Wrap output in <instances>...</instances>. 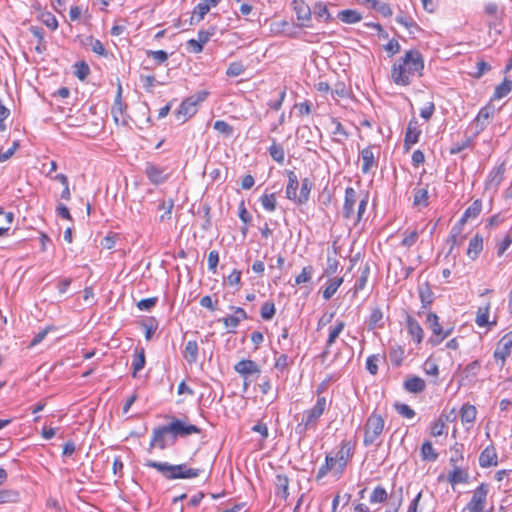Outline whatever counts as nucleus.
Masks as SVG:
<instances>
[{
	"label": "nucleus",
	"mask_w": 512,
	"mask_h": 512,
	"mask_svg": "<svg viewBox=\"0 0 512 512\" xmlns=\"http://www.w3.org/2000/svg\"><path fill=\"white\" fill-rule=\"evenodd\" d=\"M338 18L344 23L354 24L359 22L362 19V16L356 10L347 9L340 11L338 13Z\"/></svg>",
	"instance_id": "58836bf2"
},
{
	"label": "nucleus",
	"mask_w": 512,
	"mask_h": 512,
	"mask_svg": "<svg viewBox=\"0 0 512 512\" xmlns=\"http://www.w3.org/2000/svg\"><path fill=\"white\" fill-rule=\"evenodd\" d=\"M388 498L386 490L382 486H377L370 495L371 503H384Z\"/></svg>",
	"instance_id": "864d4df0"
},
{
	"label": "nucleus",
	"mask_w": 512,
	"mask_h": 512,
	"mask_svg": "<svg viewBox=\"0 0 512 512\" xmlns=\"http://www.w3.org/2000/svg\"><path fill=\"white\" fill-rule=\"evenodd\" d=\"M469 474L466 470L459 466L453 467V470L448 474V481L451 485L466 483L468 481Z\"/></svg>",
	"instance_id": "c85d7f7f"
},
{
	"label": "nucleus",
	"mask_w": 512,
	"mask_h": 512,
	"mask_svg": "<svg viewBox=\"0 0 512 512\" xmlns=\"http://www.w3.org/2000/svg\"><path fill=\"white\" fill-rule=\"evenodd\" d=\"M370 275V266L366 263L363 267L360 268V275L357 278L354 285V294H357L359 291L363 290L366 286Z\"/></svg>",
	"instance_id": "72a5a7b5"
},
{
	"label": "nucleus",
	"mask_w": 512,
	"mask_h": 512,
	"mask_svg": "<svg viewBox=\"0 0 512 512\" xmlns=\"http://www.w3.org/2000/svg\"><path fill=\"white\" fill-rule=\"evenodd\" d=\"M512 91V80L505 78L501 84L496 86L492 99L499 100Z\"/></svg>",
	"instance_id": "f704fd0d"
},
{
	"label": "nucleus",
	"mask_w": 512,
	"mask_h": 512,
	"mask_svg": "<svg viewBox=\"0 0 512 512\" xmlns=\"http://www.w3.org/2000/svg\"><path fill=\"white\" fill-rule=\"evenodd\" d=\"M482 211V201L476 199L463 213L459 220L460 225H464L467 221L477 218Z\"/></svg>",
	"instance_id": "b1692460"
},
{
	"label": "nucleus",
	"mask_w": 512,
	"mask_h": 512,
	"mask_svg": "<svg viewBox=\"0 0 512 512\" xmlns=\"http://www.w3.org/2000/svg\"><path fill=\"white\" fill-rule=\"evenodd\" d=\"M512 349V331L506 333L498 342V345L494 351V358L496 361L500 360L502 367L505 363L506 358L510 355Z\"/></svg>",
	"instance_id": "9b49d317"
},
{
	"label": "nucleus",
	"mask_w": 512,
	"mask_h": 512,
	"mask_svg": "<svg viewBox=\"0 0 512 512\" xmlns=\"http://www.w3.org/2000/svg\"><path fill=\"white\" fill-rule=\"evenodd\" d=\"M490 313V302H487L484 306H480L477 309L475 322L479 327H486L490 324H496V322H489Z\"/></svg>",
	"instance_id": "cd10ccee"
},
{
	"label": "nucleus",
	"mask_w": 512,
	"mask_h": 512,
	"mask_svg": "<svg viewBox=\"0 0 512 512\" xmlns=\"http://www.w3.org/2000/svg\"><path fill=\"white\" fill-rule=\"evenodd\" d=\"M390 498L394 501L395 508L392 512H398L403 502V487H399L397 490L391 492ZM391 512V510H389Z\"/></svg>",
	"instance_id": "052dcab7"
},
{
	"label": "nucleus",
	"mask_w": 512,
	"mask_h": 512,
	"mask_svg": "<svg viewBox=\"0 0 512 512\" xmlns=\"http://www.w3.org/2000/svg\"><path fill=\"white\" fill-rule=\"evenodd\" d=\"M165 171V168L160 167L152 162H147L145 164L144 173L148 180L154 185H160L167 181L168 174L165 173Z\"/></svg>",
	"instance_id": "1a4fd4ad"
},
{
	"label": "nucleus",
	"mask_w": 512,
	"mask_h": 512,
	"mask_svg": "<svg viewBox=\"0 0 512 512\" xmlns=\"http://www.w3.org/2000/svg\"><path fill=\"white\" fill-rule=\"evenodd\" d=\"M403 388L409 393L417 394L426 389V383L419 376H408L403 383Z\"/></svg>",
	"instance_id": "aec40b11"
},
{
	"label": "nucleus",
	"mask_w": 512,
	"mask_h": 512,
	"mask_svg": "<svg viewBox=\"0 0 512 512\" xmlns=\"http://www.w3.org/2000/svg\"><path fill=\"white\" fill-rule=\"evenodd\" d=\"M379 355H370L366 360V369L370 374L376 375L378 373Z\"/></svg>",
	"instance_id": "0e129e2a"
},
{
	"label": "nucleus",
	"mask_w": 512,
	"mask_h": 512,
	"mask_svg": "<svg viewBox=\"0 0 512 512\" xmlns=\"http://www.w3.org/2000/svg\"><path fill=\"white\" fill-rule=\"evenodd\" d=\"M447 421H449V415L442 413L437 420L431 423L430 434L433 437H438L445 434Z\"/></svg>",
	"instance_id": "bb28decb"
},
{
	"label": "nucleus",
	"mask_w": 512,
	"mask_h": 512,
	"mask_svg": "<svg viewBox=\"0 0 512 512\" xmlns=\"http://www.w3.org/2000/svg\"><path fill=\"white\" fill-rule=\"evenodd\" d=\"M344 328H345V322L342 320H337L335 325L330 328L328 339L326 341L327 348H330L336 342V339L338 338L340 333L344 330Z\"/></svg>",
	"instance_id": "e433bc0d"
},
{
	"label": "nucleus",
	"mask_w": 512,
	"mask_h": 512,
	"mask_svg": "<svg viewBox=\"0 0 512 512\" xmlns=\"http://www.w3.org/2000/svg\"><path fill=\"white\" fill-rule=\"evenodd\" d=\"M424 69V59L422 54L412 49L406 51L405 55L399 58L392 66L391 79L399 86H408L412 78L422 76Z\"/></svg>",
	"instance_id": "f257e3e1"
},
{
	"label": "nucleus",
	"mask_w": 512,
	"mask_h": 512,
	"mask_svg": "<svg viewBox=\"0 0 512 512\" xmlns=\"http://www.w3.org/2000/svg\"><path fill=\"white\" fill-rule=\"evenodd\" d=\"M197 112V106L194 102V97H188L182 101L178 109L175 111L176 119L181 123H185Z\"/></svg>",
	"instance_id": "f8f14e48"
},
{
	"label": "nucleus",
	"mask_w": 512,
	"mask_h": 512,
	"mask_svg": "<svg viewBox=\"0 0 512 512\" xmlns=\"http://www.w3.org/2000/svg\"><path fill=\"white\" fill-rule=\"evenodd\" d=\"M479 369H480V362L478 360L472 361L464 369L463 373L465 375V378L473 380L476 377Z\"/></svg>",
	"instance_id": "6e6d98bb"
},
{
	"label": "nucleus",
	"mask_w": 512,
	"mask_h": 512,
	"mask_svg": "<svg viewBox=\"0 0 512 512\" xmlns=\"http://www.w3.org/2000/svg\"><path fill=\"white\" fill-rule=\"evenodd\" d=\"M406 326H407V331L411 335L413 340L417 344H420L424 338V331H423L422 327L420 326L419 322L412 316L407 315Z\"/></svg>",
	"instance_id": "6ab92c4d"
},
{
	"label": "nucleus",
	"mask_w": 512,
	"mask_h": 512,
	"mask_svg": "<svg viewBox=\"0 0 512 512\" xmlns=\"http://www.w3.org/2000/svg\"><path fill=\"white\" fill-rule=\"evenodd\" d=\"M271 158L279 164H283L285 160V151L284 148L276 143V140L273 139L272 145L268 149Z\"/></svg>",
	"instance_id": "37998d69"
},
{
	"label": "nucleus",
	"mask_w": 512,
	"mask_h": 512,
	"mask_svg": "<svg viewBox=\"0 0 512 512\" xmlns=\"http://www.w3.org/2000/svg\"><path fill=\"white\" fill-rule=\"evenodd\" d=\"M287 176H288V183L286 186V197L289 200H292L295 203H297V200H298L297 190L299 187L298 177L295 174V172H293L291 170L287 171Z\"/></svg>",
	"instance_id": "4be33fe9"
},
{
	"label": "nucleus",
	"mask_w": 512,
	"mask_h": 512,
	"mask_svg": "<svg viewBox=\"0 0 512 512\" xmlns=\"http://www.w3.org/2000/svg\"><path fill=\"white\" fill-rule=\"evenodd\" d=\"M426 325H427V327L429 329L432 330V332H433V334L435 336V338H430L429 339V342L433 346H436V345L440 344L452 332V329H449L447 331L443 330L442 326L439 323V317L435 313H433V312H430V313L427 314Z\"/></svg>",
	"instance_id": "423d86ee"
},
{
	"label": "nucleus",
	"mask_w": 512,
	"mask_h": 512,
	"mask_svg": "<svg viewBox=\"0 0 512 512\" xmlns=\"http://www.w3.org/2000/svg\"><path fill=\"white\" fill-rule=\"evenodd\" d=\"M234 370L243 376L245 379H247L249 376L253 375H259L260 374V368L257 365L256 362L250 359H244L239 362H237L234 365Z\"/></svg>",
	"instance_id": "4468645a"
},
{
	"label": "nucleus",
	"mask_w": 512,
	"mask_h": 512,
	"mask_svg": "<svg viewBox=\"0 0 512 512\" xmlns=\"http://www.w3.org/2000/svg\"><path fill=\"white\" fill-rule=\"evenodd\" d=\"M20 501V493L12 489L0 490V504L18 503Z\"/></svg>",
	"instance_id": "c03bdc74"
},
{
	"label": "nucleus",
	"mask_w": 512,
	"mask_h": 512,
	"mask_svg": "<svg viewBox=\"0 0 512 512\" xmlns=\"http://www.w3.org/2000/svg\"><path fill=\"white\" fill-rule=\"evenodd\" d=\"M420 455L422 460L427 462H434L438 459V453L430 441L423 442L420 448Z\"/></svg>",
	"instance_id": "473e14b6"
},
{
	"label": "nucleus",
	"mask_w": 512,
	"mask_h": 512,
	"mask_svg": "<svg viewBox=\"0 0 512 512\" xmlns=\"http://www.w3.org/2000/svg\"><path fill=\"white\" fill-rule=\"evenodd\" d=\"M335 461L338 463V474H342L348 461L352 457V444L348 440H343L340 444L338 451L333 455Z\"/></svg>",
	"instance_id": "9d476101"
},
{
	"label": "nucleus",
	"mask_w": 512,
	"mask_h": 512,
	"mask_svg": "<svg viewBox=\"0 0 512 512\" xmlns=\"http://www.w3.org/2000/svg\"><path fill=\"white\" fill-rule=\"evenodd\" d=\"M403 235H404V237L401 241V245L406 248L412 247L417 242L418 237H419V233H418L417 229H413L411 231L406 230V231H404Z\"/></svg>",
	"instance_id": "09e8293b"
},
{
	"label": "nucleus",
	"mask_w": 512,
	"mask_h": 512,
	"mask_svg": "<svg viewBox=\"0 0 512 512\" xmlns=\"http://www.w3.org/2000/svg\"><path fill=\"white\" fill-rule=\"evenodd\" d=\"M276 495L283 499H287L289 496L288 486L289 478L284 474H277L275 480Z\"/></svg>",
	"instance_id": "c756f323"
},
{
	"label": "nucleus",
	"mask_w": 512,
	"mask_h": 512,
	"mask_svg": "<svg viewBox=\"0 0 512 512\" xmlns=\"http://www.w3.org/2000/svg\"><path fill=\"white\" fill-rule=\"evenodd\" d=\"M167 426L170 430L171 444H174L178 437H187L192 434L201 433V429L196 425L187 424L175 417L172 418V421Z\"/></svg>",
	"instance_id": "39448f33"
},
{
	"label": "nucleus",
	"mask_w": 512,
	"mask_h": 512,
	"mask_svg": "<svg viewBox=\"0 0 512 512\" xmlns=\"http://www.w3.org/2000/svg\"><path fill=\"white\" fill-rule=\"evenodd\" d=\"M146 54L148 57L153 58L157 62V64H162L166 62L168 59V54L164 50H147Z\"/></svg>",
	"instance_id": "338daca9"
},
{
	"label": "nucleus",
	"mask_w": 512,
	"mask_h": 512,
	"mask_svg": "<svg viewBox=\"0 0 512 512\" xmlns=\"http://www.w3.org/2000/svg\"><path fill=\"white\" fill-rule=\"evenodd\" d=\"M146 363L144 348H136L134 351V359L132 362V376L135 378L137 373L141 371Z\"/></svg>",
	"instance_id": "a878e982"
},
{
	"label": "nucleus",
	"mask_w": 512,
	"mask_h": 512,
	"mask_svg": "<svg viewBox=\"0 0 512 512\" xmlns=\"http://www.w3.org/2000/svg\"><path fill=\"white\" fill-rule=\"evenodd\" d=\"M314 13L318 18H324L326 22L331 20V15L327 9V6L322 2L315 4Z\"/></svg>",
	"instance_id": "bf43d9fd"
},
{
	"label": "nucleus",
	"mask_w": 512,
	"mask_h": 512,
	"mask_svg": "<svg viewBox=\"0 0 512 512\" xmlns=\"http://www.w3.org/2000/svg\"><path fill=\"white\" fill-rule=\"evenodd\" d=\"M145 466L156 469L167 480L195 478L201 472L198 468H188L186 464L172 465L153 460H147Z\"/></svg>",
	"instance_id": "f03ea898"
},
{
	"label": "nucleus",
	"mask_w": 512,
	"mask_h": 512,
	"mask_svg": "<svg viewBox=\"0 0 512 512\" xmlns=\"http://www.w3.org/2000/svg\"><path fill=\"white\" fill-rule=\"evenodd\" d=\"M209 10V4L203 3L202 1L198 3L197 6L194 8L190 23L193 24L194 20L196 23L200 22L204 18V16L209 12Z\"/></svg>",
	"instance_id": "49530a36"
},
{
	"label": "nucleus",
	"mask_w": 512,
	"mask_h": 512,
	"mask_svg": "<svg viewBox=\"0 0 512 512\" xmlns=\"http://www.w3.org/2000/svg\"><path fill=\"white\" fill-rule=\"evenodd\" d=\"M245 68L241 62H232L229 64L226 75L229 77H236L244 72Z\"/></svg>",
	"instance_id": "680f3d73"
},
{
	"label": "nucleus",
	"mask_w": 512,
	"mask_h": 512,
	"mask_svg": "<svg viewBox=\"0 0 512 512\" xmlns=\"http://www.w3.org/2000/svg\"><path fill=\"white\" fill-rule=\"evenodd\" d=\"M313 273V267L312 266H306L302 269L301 273L296 276L295 283L296 285L309 282L311 280Z\"/></svg>",
	"instance_id": "4d7b16f0"
},
{
	"label": "nucleus",
	"mask_w": 512,
	"mask_h": 512,
	"mask_svg": "<svg viewBox=\"0 0 512 512\" xmlns=\"http://www.w3.org/2000/svg\"><path fill=\"white\" fill-rule=\"evenodd\" d=\"M276 313L275 304L273 302H265L260 310L261 317L264 320H271Z\"/></svg>",
	"instance_id": "5fc2aeb1"
},
{
	"label": "nucleus",
	"mask_w": 512,
	"mask_h": 512,
	"mask_svg": "<svg viewBox=\"0 0 512 512\" xmlns=\"http://www.w3.org/2000/svg\"><path fill=\"white\" fill-rule=\"evenodd\" d=\"M86 44L91 47V50L98 54L99 56H107V51L105 50L102 42L98 39L93 38L92 36H89L86 39Z\"/></svg>",
	"instance_id": "8fccbe9b"
},
{
	"label": "nucleus",
	"mask_w": 512,
	"mask_h": 512,
	"mask_svg": "<svg viewBox=\"0 0 512 512\" xmlns=\"http://www.w3.org/2000/svg\"><path fill=\"white\" fill-rule=\"evenodd\" d=\"M488 491V484L481 483L473 492V496L469 503L467 504V510L469 512H483L486 504Z\"/></svg>",
	"instance_id": "0eeeda50"
},
{
	"label": "nucleus",
	"mask_w": 512,
	"mask_h": 512,
	"mask_svg": "<svg viewBox=\"0 0 512 512\" xmlns=\"http://www.w3.org/2000/svg\"><path fill=\"white\" fill-rule=\"evenodd\" d=\"M184 358L190 364L195 363L198 358V344L196 341H188L185 350H184Z\"/></svg>",
	"instance_id": "79ce46f5"
},
{
	"label": "nucleus",
	"mask_w": 512,
	"mask_h": 512,
	"mask_svg": "<svg viewBox=\"0 0 512 512\" xmlns=\"http://www.w3.org/2000/svg\"><path fill=\"white\" fill-rule=\"evenodd\" d=\"M418 292L423 307H427L433 302L434 294L427 282L419 285Z\"/></svg>",
	"instance_id": "4c0bfd02"
},
{
	"label": "nucleus",
	"mask_w": 512,
	"mask_h": 512,
	"mask_svg": "<svg viewBox=\"0 0 512 512\" xmlns=\"http://www.w3.org/2000/svg\"><path fill=\"white\" fill-rule=\"evenodd\" d=\"M295 12H296V15H297V19L298 20H309L311 18V9L310 7L305 4L303 1L301 2H296L295 1Z\"/></svg>",
	"instance_id": "de8ad7c7"
},
{
	"label": "nucleus",
	"mask_w": 512,
	"mask_h": 512,
	"mask_svg": "<svg viewBox=\"0 0 512 512\" xmlns=\"http://www.w3.org/2000/svg\"><path fill=\"white\" fill-rule=\"evenodd\" d=\"M383 318L384 314L380 307L376 306L372 308L371 313L366 321L368 330L372 331L376 328H383Z\"/></svg>",
	"instance_id": "5701e85b"
},
{
	"label": "nucleus",
	"mask_w": 512,
	"mask_h": 512,
	"mask_svg": "<svg viewBox=\"0 0 512 512\" xmlns=\"http://www.w3.org/2000/svg\"><path fill=\"white\" fill-rule=\"evenodd\" d=\"M494 114V109L491 106H485L480 109L476 118L474 119L475 131L480 133L489 125Z\"/></svg>",
	"instance_id": "dca6fc26"
},
{
	"label": "nucleus",
	"mask_w": 512,
	"mask_h": 512,
	"mask_svg": "<svg viewBox=\"0 0 512 512\" xmlns=\"http://www.w3.org/2000/svg\"><path fill=\"white\" fill-rule=\"evenodd\" d=\"M385 421L381 415L372 413L366 420L364 426V446L373 445L384 430Z\"/></svg>",
	"instance_id": "20e7f679"
},
{
	"label": "nucleus",
	"mask_w": 512,
	"mask_h": 512,
	"mask_svg": "<svg viewBox=\"0 0 512 512\" xmlns=\"http://www.w3.org/2000/svg\"><path fill=\"white\" fill-rule=\"evenodd\" d=\"M421 130L419 129L418 122L415 119L410 120L404 138V149L409 151L412 145L419 141Z\"/></svg>",
	"instance_id": "2eb2a0df"
},
{
	"label": "nucleus",
	"mask_w": 512,
	"mask_h": 512,
	"mask_svg": "<svg viewBox=\"0 0 512 512\" xmlns=\"http://www.w3.org/2000/svg\"><path fill=\"white\" fill-rule=\"evenodd\" d=\"M169 445L172 444L168 426L164 425L153 429L149 449L151 450L154 447H158L159 449L164 450Z\"/></svg>",
	"instance_id": "6e6552de"
},
{
	"label": "nucleus",
	"mask_w": 512,
	"mask_h": 512,
	"mask_svg": "<svg viewBox=\"0 0 512 512\" xmlns=\"http://www.w3.org/2000/svg\"><path fill=\"white\" fill-rule=\"evenodd\" d=\"M290 365V360H289V357L288 355L286 354H280L276 359H275V364H274V367L275 369L283 372L284 370H286Z\"/></svg>",
	"instance_id": "774afa93"
},
{
	"label": "nucleus",
	"mask_w": 512,
	"mask_h": 512,
	"mask_svg": "<svg viewBox=\"0 0 512 512\" xmlns=\"http://www.w3.org/2000/svg\"><path fill=\"white\" fill-rule=\"evenodd\" d=\"M396 411L405 418H413L415 416V411L407 404L398 403L395 404Z\"/></svg>",
	"instance_id": "69168bd1"
},
{
	"label": "nucleus",
	"mask_w": 512,
	"mask_h": 512,
	"mask_svg": "<svg viewBox=\"0 0 512 512\" xmlns=\"http://www.w3.org/2000/svg\"><path fill=\"white\" fill-rule=\"evenodd\" d=\"M483 249V238L479 234H476L470 239L467 255L471 259H475Z\"/></svg>",
	"instance_id": "7c9ffc66"
},
{
	"label": "nucleus",
	"mask_w": 512,
	"mask_h": 512,
	"mask_svg": "<svg viewBox=\"0 0 512 512\" xmlns=\"http://www.w3.org/2000/svg\"><path fill=\"white\" fill-rule=\"evenodd\" d=\"M477 410L475 406L464 404L460 410V417L463 423H473L476 419Z\"/></svg>",
	"instance_id": "ea45409f"
},
{
	"label": "nucleus",
	"mask_w": 512,
	"mask_h": 512,
	"mask_svg": "<svg viewBox=\"0 0 512 512\" xmlns=\"http://www.w3.org/2000/svg\"><path fill=\"white\" fill-rule=\"evenodd\" d=\"M260 201L266 211L273 212L276 209L277 201L274 193L262 195Z\"/></svg>",
	"instance_id": "603ef678"
},
{
	"label": "nucleus",
	"mask_w": 512,
	"mask_h": 512,
	"mask_svg": "<svg viewBox=\"0 0 512 512\" xmlns=\"http://www.w3.org/2000/svg\"><path fill=\"white\" fill-rule=\"evenodd\" d=\"M174 208L173 199L162 200L158 206L159 210H163L164 213L160 215V222H165L171 219L172 210Z\"/></svg>",
	"instance_id": "a18cd8bd"
},
{
	"label": "nucleus",
	"mask_w": 512,
	"mask_h": 512,
	"mask_svg": "<svg viewBox=\"0 0 512 512\" xmlns=\"http://www.w3.org/2000/svg\"><path fill=\"white\" fill-rule=\"evenodd\" d=\"M389 356L393 365L400 366L404 359V350L401 347L393 348L391 349Z\"/></svg>",
	"instance_id": "13d9d810"
},
{
	"label": "nucleus",
	"mask_w": 512,
	"mask_h": 512,
	"mask_svg": "<svg viewBox=\"0 0 512 512\" xmlns=\"http://www.w3.org/2000/svg\"><path fill=\"white\" fill-rule=\"evenodd\" d=\"M343 281L344 280L342 277L330 278L327 281L325 289L323 290V298L325 300H330L332 296L336 293L338 288L342 285Z\"/></svg>",
	"instance_id": "2f4dec72"
},
{
	"label": "nucleus",
	"mask_w": 512,
	"mask_h": 512,
	"mask_svg": "<svg viewBox=\"0 0 512 512\" xmlns=\"http://www.w3.org/2000/svg\"><path fill=\"white\" fill-rule=\"evenodd\" d=\"M497 453L493 445L487 446L479 456V465L482 468H487L497 465Z\"/></svg>",
	"instance_id": "412c9836"
},
{
	"label": "nucleus",
	"mask_w": 512,
	"mask_h": 512,
	"mask_svg": "<svg viewBox=\"0 0 512 512\" xmlns=\"http://www.w3.org/2000/svg\"><path fill=\"white\" fill-rule=\"evenodd\" d=\"M213 128L220 134L225 135L226 137H231L234 132L233 127L224 120L215 121L213 124Z\"/></svg>",
	"instance_id": "3c124183"
},
{
	"label": "nucleus",
	"mask_w": 512,
	"mask_h": 512,
	"mask_svg": "<svg viewBox=\"0 0 512 512\" xmlns=\"http://www.w3.org/2000/svg\"><path fill=\"white\" fill-rule=\"evenodd\" d=\"M75 67H76V72H75L76 77L79 80H82V81L85 80L90 73L89 66L84 61H82V62L76 63Z\"/></svg>",
	"instance_id": "e2e57ef3"
},
{
	"label": "nucleus",
	"mask_w": 512,
	"mask_h": 512,
	"mask_svg": "<svg viewBox=\"0 0 512 512\" xmlns=\"http://www.w3.org/2000/svg\"><path fill=\"white\" fill-rule=\"evenodd\" d=\"M312 182L309 178H304L301 181V188L298 194L297 204H305L309 200V195L312 189Z\"/></svg>",
	"instance_id": "c9c22d12"
},
{
	"label": "nucleus",
	"mask_w": 512,
	"mask_h": 512,
	"mask_svg": "<svg viewBox=\"0 0 512 512\" xmlns=\"http://www.w3.org/2000/svg\"><path fill=\"white\" fill-rule=\"evenodd\" d=\"M357 202V192L353 187L345 189L344 205L342 209V216L344 219L354 218V206Z\"/></svg>",
	"instance_id": "ddd939ff"
},
{
	"label": "nucleus",
	"mask_w": 512,
	"mask_h": 512,
	"mask_svg": "<svg viewBox=\"0 0 512 512\" xmlns=\"http://www.w3.org/2000/svg\"><path fill=\"white\" fill-rule=\"evenodd\" d=\"M505 164L501 163L494 167L490 172L485 182L486 189H496L504 179Z\"/></svg>",
	"instance_id": "a211bd4d"
},
{
	"label": "nucleus",
	"mask_w": 512,
	"mask_h": 512,
	"mask_svg": "<svg viewBox=\"0 0 512 512\" xmlns=\"http://www.w3.org/2000/svg\"><path fill=\"white\" fill-rule=\"evenodd\" d=\"M331 123L334 125V129L332 130V134L334 135L333 141L343 144L344 141L348 139L349 133L337 118H332Z\"/></svg>",
	"instance_id": "393cba45"
},
{
	"label": "nucleus",
	"mask_w": 512,
	"mask_h": 512,
	"mask_svg": "<svg viewBox=\"0 0 512 512\" xmlns=\"http://www.w3.org/2000/svg\"><path fill=\"white\" fill-rule=\"evenodd\" d=\"M428 190L425 187L415 188L414 189V197H413V205L414 206H428Z\"/></svg>",
	"instance_id": "a19ab883"
},
{
	"label": "nucleus",
	"mask_w": 512,
	"mask_h": 512,
	"mask_svg": "<svg viewBox=\"0 0 512 512\" xmlns=\"http://www.w3.org/2000/svg\"><path fill=\"white\" fill-rule=\"evenodd\" d=\"M321 393V389H317V394ZM328 408L327 399L318 395L315 405L307 409L302 414L301 422L296 426L295 431L299 435H305L307 430L315 429L318 421Z\"/></svg>",
	"instance_id": "7ed1b4c3"
},
{
	"label": "nucleus",
	"mask_w": 512,
	"mask_h": 512,
	"mask_svg": "<svg viewBox=\"0 0 512 512\" xmlns=\"http://www.w3.org/2000/svg\"><path fill=\"white\" fill-rule=\"evenodd\" d=\"M360 156L362 160L361 171L364 174H368L371 170L377 167V159L373 152V147L368 146L360 151Z\"/></svg>",
	"instance_id": "f3484780"
}]
</instances>
